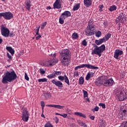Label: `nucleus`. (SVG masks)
<instances>
[{"label": "nucleus", "instance_id": "obj_38", "mask_svg": "<svg viewBox=\"0 0 127 127\" xmlns=\"http://www.w3.org/2000/svg\"><path fill=\"white\" fill-rule=\"evenodd\" d=\"M96 33V37H101V35H102V32L100 31H98L96 32H95Z\"/></svg>", "mask_w": 127, "mask_h": 127}, {"label": "nucleus", "instance_id": "obj_7", "mask_svg": "<svg viewBox=\"0 0 127 127\" xmlns=\"http://www.w3.org/2000/svg\"><path fill=\"white\" fill-rule=\"evenodd\" d=\"M116 96L119 101H125L127 99V94L124 90L120 91L119 93H116Z\"/></svg>", "mask_w": 127, "mask_h": 127}, {"label": "nucleus", "instance_id": "obj_17", "mask_svg": "<svg viewBox=\"0 0 127 127\" xmlns=\"http://www.w3.org/2000/svg\"><path fill=\"white\" fill-rule=\"evenodd\" d=\"M95 42L96 45H101V44L104 43V42H106V40L105 39V38H103L99 40H96Z\"/></svg>", "mask_w": 127, "mask_h": 127}, {"label": "nucleus", "instance_id": "obj_37", "mask_svg": "<svg viewBox=\"0 0 127 127\" xmlns=\"http://www.w3.org/2000/svg\"><path fill=\"white\" fill-rule=\"evenodd\" d=\"M65 75H66V74H64V76L62 75H60V76H58L59 80H60V81H64V80L65 79Z\"/></svg>", "mask_w": 127, "mask_h": 127}, {"label": "nucleus", "instance_id": "obj_14", "mask_svg": "<svg viewBox=\"0 0 127 127\" xmlns=\"http://www.w3.org/2000/svg\"><path fill=\"white\" fill-rule=\"evenodd\" d=\"M52 83L58 87L59 89H62L63 88V83L59 80L56 81L55 79H53L52 81Z\"/></svg>", "mask_w": 127, "mask_h": 127}, {"label": "nucleus", "instance_id": "obj_4", "mask_svg": "<svg viewBox=\"0 0 127 127\" xmlns=\"http://www.w3.org/2000/svg\"><path fill=\"white\" fill-rule=\"evenodd\" d=\"M92 45L95 48L92 51L91 54L94 55V54H96V55H98L99 57L102 56V53L106 50V46L105 45H102L100 47H98L95 44H92Z\"/></svg>", "mask_w": 127, "mask_h": 127}, {"label": "nucleus", "instance_id": "obj_53", "mask_svg": "<svg viewBox=\"0 0 127 127\" xmlns=\"http://www.w3.org/2000/svg\"><path fill=\"white\" fill-rule=\"evenodd\" d=\"M9 36H10V37H13V36H14V34H13V32H11L10 33H9Z\"/></svg>", "mask_w": 127, "mask_h": 127}, {"label": "nucleus", "instance_id": "obj_11", "mask_svg": "<svg viewBox=\"0 0 127 127\" xmlns=\"http://www.w3.org/2000/svg\"><path fill=\"white\" fill-rule=\"evenodd\" d=\"M119 116L121 120H123L124 117L127 118V104H126L124 107V109L119 113Z\"/></svg>", "mask_w": 127, "mask_h": 127}, {"label": "nucleus", "instance_id": "obj_63", "mask_svg": "<svg viewBox=\"0 0 127 127\" xmlns=\"http://www.w3.org/2000/svg\"><path fill=\"white\" fill-rule=\"evenodd\" d=\"M2 43V39H0V44H1Z\"/></svg>", "mask_w": 127, "mask_h": 127}, {"label": "nucleus", "instance_id": "obj_35", "mask_svg": "<svg viewBox=\"0 0 127 127\" xmlns=\"http://www.w3.org/2000/svg\"><path fill=\"white\" fill-rule=\"evenodd\" d=\"M61 74H62V72L61 71H54V74L55 75V77H56V75L57 76H60Z\"/></svg>", "mask_w": 127, "mask_h": 127}, {"label": "nucleus", "instance_id": "obj_43", "mask_svg": "<svg viewBox=\"0 0 127 127\" xmlns=\"http://www.w3.org/2000/svg\"><path fill=\"white\" fill-rule=\"evenodd\" d=\"M120 127H127V122H123L120 126Z\"/></svg>", "mask_w": 127, "mask_h": 127}, {"label": "nucleus", "instance_id": "obj_62", "mask_svg": "<svg viewBox=\"0 0 127 127\" xmlns=\"http://www.w3.org/2000/svg\"><path fill=\"white\" fill-rule=\"evenodd\" d=\"M41 117H42V118H44V119H45V116H44V115H43V112L42 111V115H41Z\"/></svg>", "mask_w": 127, "mask_h": 127}, {"label": "nucleus", "instance_id": "obj_34", "mask_svg": "<svg viewBox=\"0 0 127 127\" xmlns=\"http://www.w3.org/2000/svg\"><path fill=\"white\" fill-rule=\"evenodd\" d=\"M117 10V6L116 5L112 6L109 8L110 11H114V10Z\"/></svg>", "mask_w": 127, "mask_h": 127}, {"label": "nucleus", "instance_id": "obj_21", "mask_svg": "<svg viewBox=\"0 0 127 127\" xmlns=\"http://www.w3.org/2000/svg\"><path fill=\"white\" fill-rule=\"evenodd\" d=\"M25 3L27 9H28V10H30V6H31V2L30 1V0H26Z\"/></svg>", "mask_w": 127, "mask_h": 127}, {"label": "nucleus", "instance_id": "obj_47", "mask_svg": "<svg viewBox=\"0 0 127 127\" xmlns=\"http://www.w3.org/2000/svg\"><path fill=\"white\" fill-rule=\"evenodd\" d=\"M25 79L27 81H29V77H28V75H27V73H26V72L25 73Z\"/></svg>", "mask_w": 127, "mask_h": 127}, {"label": "nucleus", "instance_id": "obj_5", "mask_svg": "<svg viewBox=\"0 0 127 127\" xmlns=\"http://www.w3.org/2000/svg\"><path fill=\"white\" fill-rule=\"evenodd\" d=\"M84 67L86 68H88V69H92L93 70H96L97 69H99V67L98 66H95L90 64H83L75 67L74 70L77 71V69H81V68H84Z\"/></svg>", "mask_w": 127, "mask_h": 127}, {"label": "nucleus", "instance_id": "obj_31", "mask_svg": "<svg viewBox=\"0 0 127 127\" xmlns=\"http://www.w3.org/2000/svg\"><path fill=\"white\" fill-rule=\"evenodd\" d=\"M64 82L66 83L68 86H70V82L69 81V78H68V77H67V75H65L64 77Z\"/></svg>", "mask_w": 127, "mask_h": 127}, {"label": "nucleus", "instance_id": "obj_44", "mask_svg": "<svg viewBox=\"0 0 127 127\" xmlns=\"http://www.w3.org/2000/svg\"><path fill=\"white\" fill-rule=\"evenodd\" d=\"M92 24H93V20H90L88 22V26L94 27V26L92 25Z\"/></svg>", "mask_w": 127, "mask_h": 127}, {"label": "nucleus", "instance_id": "obj_29", "mask_svg": "<svg viewBox=\"0 0 127 127\" xmlns=\"http://www.w3.org/2000/svg\"><path fill=\"white\" fill-rule=\"evenodd\" d=\"M80 8V4L79 3H77L76 4L73 8V10H78Z\"/></svg>", "mask_w": 127, "mask_h": 127}, {"label": "nucleus", "instance_id": "obj_46", "mask_svg": "<svg viewBox=\"0 0 127 127\" xmlns=\"http://www.w3.org/2000/svg\"><path fill=\"white\" fill-rule=\"evenodd\" d=\"M99 106L102 107V109H106V105L104 103H100Z\"/></svg>", "mask_w": 127, "mask_h": 127}, {"label": "nucleus", "instance_id": "obj_42", "mask_svg": "<svg viewBox=\"0 0 127 127\" xmlns=\"http://www.w3.org/2000/svg\"><path fill=\"white\" fill-rule=\"evenodd\" d=\"M45 127H53V125L50 124V122H48L45 125Z\"/></svg>", "mask_w": 127, "mask_h": 127}, {"label": "nucleus", "instance_id": "obj_56", "mask_svg": "<svg viewBox=\"0 0 127 127\" xmlns=\"http://www.w3.org/2000/svg\"><path fill=\"white\" fill-rule=\"evenodd\" d=\"M93 110H94L95 112H98L99 111V107H95Z\"/></svg>", "mask_w": 127, "mask_h": 127}, {"label": "nucleus", "instance_id": "obj_45", "mask_svg": "<svg viewBox=\"0 0 127 127\" xmlns=\"http://www.w3.org/2000/svg\"><path fill=\"white\" fill-rule=\"evenodd\" d=\"M87 41H86V40H84L82 42V45H83V46H87Z\"/></svg>", "mask_w": 127, "mask_h": 127}, {"label": "nucleus", "instance_id": "obj_10", "mask_svg": "<svg viewBox=\"0 0 127 127\" xmlns=\"http://www.w3.org/2000/svg\"><path fill=\"white\" fill-rule=\"evenodd\" d=\"M1 33L2 36L8 37L9 36V30L3 25L1 26Z\"/></svg>", "mask_w": 127, "mask_h": 127}, {"label": "nucleus", "instance_id": "obj_24", "mask_svg": "<svg viewBox=\"0 0 127 127\" xmlns=\"http://www.w3.org/2000/svg\"><path fill=\"white\" fill-rule=\"evenodd\" d=\"M84 3L87 7H89L92 4V0H84Z\"/></svg>", "mask_w": 127, "mask_h": 127}, {"label": "nucleus", "instance_id": "obj_32", "mask_svg": "<svg viewBox=\"0 0 127 127\" xmlns=\"http://www.w3.org/2000/svg\"><path fill=\"white\" fill-rule=\"evenodd\" d=\"M84 82H85V80H84V78L83 77H80L79 79V84L80 85H83L84 84Z\"/></svg>", "mask_w": 127, "mask_h": 127}, {"label": "nucleus", "instance_id": "obj_19", "mask_svg": "<svg viewBox=\"0 0 127 127\" xmlns=\"http://www.w3.org/2000/svg\"><path fill=\"white\" fill-rule=\"evenodd\" d=\"M94 75H95V72H88L86 75V80H87V81H89L91 78H93V77H94Z\"/></svg>", "mask_w": 127, "mask_h": 127}, {"label": "nucleus", "instance_id": "obj_6", "mask_svg": "<svg viewBox=\"0 0 127 127\" xmlns=\"http://www.w3.org/2000/svg\"><path fill=\"white\" fill-rule=\"evenodd\" d=\"M2 17L4 19H6V20H9L13 18V14L10 12L0 13V19H1V17Z\"/></svg>", "mask_w": 127, "mask_h": 127}, {"label": "nucleus", "instance_id": "obj_23", "mask_svg": "<svg viewBox=\"0 0 127 127\" xmlns=\"http://www.w3.org/2000/svg\"><path fill=\"white\" fill-rule=\"evenodd\" d=\"M6 49L10 53V54H11L12 56H13L14 54V51L11 47H6Z\"/></svg>", "mask_w": 127, "mask_h": 127}, {"label": "nucleus", "instance_id": "obj_25", "mask_svg": "<svg viewBox=\"0 0 127 127\" xmlns=\"http://www.w3.org/2000/svg\"><path fill=\"white\" fill-rule=\"evenodd\" d=\"M116 22L117 24H119L120 23H124V18H121V17H118L116 19Z\"/></svg>", "mask_w": 127, "mask_h": 127}, {"label": "nucleus", "instance_id": "obj_28", "mask_svg": "<svg viewBox=\"0 0 127 127\" xmlns=\"http://www.w3.org/2000/svg\"><path fill=\"white\" fill-rule=\"evenodd\" d=\"M44 97L45 100H47L48 99H50L51 98V93L50 92H47L44 94Z\"/></svg>", "mask_w": 127, "mask_h": 127}, {"label": "nucleus", "instance_id": "obj_13", "mask_svg": "<svg viewBox=\"0 0 127 127\" xmlns=\"http://www.w3.org/2000/svg\"><path fill=\"white\" fill-rule=\"evenodd\" d=\"M124 54V52L121 50H116L114 57L115 58V59H118V60H120L121 59V57H119V56H121V55H123Z\"/></svg>", "mask_w": 127, "mask_h": 127}, {"label": "nucleus", "instance_id": "obj_1", "mask_svg": "<svg viewBox=\"0 0 127 127\" xmlns=\"http://www.w3.org/2000/svg\"><path fill=\"white\" fill-rule=\"evenodd\" d=\"M61 56V61L63 66H68L69 59H70V51L68 49H64L59 52Z\"/></svg>", "mask_w": 127, "mask_h": 127}, {"label": "nucleus", "instance_id": "obj_60", "mask_svg": "<svg viewBox=\"0 0 127 127\" xmlns=\"http://www.w3.org/2000/svg\"><path fill=\"white\" fill-rule=\"evenodd\" d=\"M90 119H91V120H92V121H94L95 120V116H90Z\"/></svg>", "mask_w": 127, "mask_h": 127}, {"label": "nucleus", "instance_id": "obj_15", "mask_svg": "<svg viewBox=\"0 0 127 127\" xmlns=\"http://www.w3.org/2000/svg\"><path fill=\"white\" fill-rule=\"evenodd\" d=\"M61 0H56L53 5V8L55 9V8H57L58 9H60L61 8V3H60Z\"/></svg>", "mask_w": 127, "mask_h": 127}, {"label": "nucleus", "instance_id": "obj_9", "mask_svg": "<svg viewBox=\"0 0 127 127\" xmlns=\"http://www.w3.org/2000/svg\"><path fill=\"white\" fill-rule=\"evenodd\" d=\"M22 120L23 122H28V120H29V112L26 108L23 110Z\"/></svg>", "mask_w": 127, "mask_h": 127}, {"label": "nucleus", "instance_id": "obj_48", "mask_svg": "<svg viewBox=\"0 0 127 127\" xmlns=\"http://www.w3.org/2000/svg\"><path fill=\"white\" fill-rule=\"evenodd\" d=\"M40 72L42 74H45V70H44L42 68L40 69Z\"/></svg>", "mask_w": 127, "mask_h": 127}, {"label": "nucleus", "instance_id": "obj_33", "mask_svg": "<svg viewBox=\"0 0 127 127\" xmlns=\"http://www.w3.org/2000/svg\"><path fill=\"white\" fill-rule=\"evenodd\" d=\"M79 37L78 34L77 33H73L72 35V39H77Z\"/></svg>", "mask_w": 127, "mask_h": 127}, {"label": "nucleus", "instance_id": "obj_59", "mask_svg": "<svg viewBox=\"0 0 127 127\" xmlns=\"http://www.w3.org/2000/svg\"><path fill=\"white\" fill-rule=\"evenodd\" d=\"M61 117H63V118H67V114H64L61 115Z\"/></svg>", "mask_w": 127, "mask_h": 127}, {"label": "nucleus", "instance_id": "obj_26", "mask_svg": "<svg viewBox=\"0 0 127 127\" xmlns=\"http://www.w3.org/2000/svg\"><path fill=\"white\" fill-rule=\"evenodd\" d=\"M99 123L102 127H105V126H106V122L104 121L103 119H101L99 120Z\"/></svg>", "mask_w": 127, "mask_h": 127}, {"label": "nucleus", "instance_id": "obj_20", "mask_svg": "<svg viewBox=\"0 0 127 127\" xmlns=\"http://www.w3.org/2000/svg\"><path fill=\"white\" fill-rule=\"evenodd\" d=\"M62 16H64L66 19V17H69L71 15V12L69 11H65L61 15Z\"/></svg>", "mask_w": 127, "mask_h": 127}, {"label": "nucleus", "instance_id": "obj_64", "mask_svg": "<svg viewBox=\"0 0 127 127\" xmlns=\"http://www.w3.org/2000/svg\"><path fill=\"white\" fill-rule=\"evenodd\" d=\"M47 9H51V6H49L47 7Z\"/></svg>", "mask_w": 127, "mask_h": 127}, {"label": "nucleus", "instance_id": "obj_61", "mask_svg": "<svg viewBox=\"0 0 127 127\" xmlns=\"http://www.w3.org/2000/svg\"><path fill=\"white\" fill-rule=\"evenodd\" d=\"M47 22H45L44 23L42 24V26L43 27H44L45 26H46V24H47Z\"/></svg>", "mask_w": 127, "mask_h": 127}, {"label": "nucleus", "instance_id": "obj_30", "mask_svg": "<svg viewBox=\"0 0 127 127\" xmlns=\"http://www.w3.org/2000/svg\"><path fill=\"white\" fill-rule=\"evenodd\" d=\"M111 36H112V34L110 33L107 34L103 38H104L105 40V41H107L108 39H110L111 38Z\"/></svg>", "mask_w": 127, "mask_h": 127}, {"label": "nucleus", "instance_id": "obj_12", "mask_svg": "<svg viewBox=\"0 0 127 127\" xmlns=\"http://www.w3.org/2000/svg\"><path fill=\"white\" fill-rule=\"evenodd\" d=\"M58 62V60L56 62H54V60H52L50 61H48L46 62L45 63L42 64L41 66H44L45 67H49V66H53L55 64H56Z\"/></svg>", "mask_w": 127, "mask_h": 127}, {"label": "nucleus", "instance_id": "obj_51", "mask_svg": "<svg viewBox=\"0 0 127 127\" xmlns=\"http://www.w3.org/2000/svg\"><path fill=\"white\" fill-rule=\"evenodd\" d=\"M54 120H56V124H58V122H59V119H58V118L57 117H56Z\"/></svg>", "mask_w": 127, "mask_h": 127}, {"label": "nucleus", "instance_id": "obj_2", "mask_svg": "<svg viewBox=\"0 0 127 127\" xmlns=\"http://www.w3.org/2000/svg\"><path fill=\"white\" fill-rule=\"evenodd\" d=\"M114 83V80L112 78L107 80V77L102 76L98 78L97 81L95 82V84L98 86H101V85H103L105 87H111L113 85Z\"/></svg>", "mask_w": 127, "mask_h": 127}, {"label": "nucleus", "instance_id": "obj_57", "mask_svg": "<svg viewBox=\"0 0 127 127\" xmlns=\"http://www.w3.org/2000/svg\"><path fill=\"white\" fill-rule=\"evenodd\" d=\"M118 25H119V26H118V27L117 28L118 30H122V27H121V23L118 24Z\"/></svg>", "mask_w": 127, "mask_h": 127}, {"label": "nucleus", "instance_id": "obj_41", "mask_svg": "<svg viewBox=\"0 0 127 127\" xmlns=\"http://www.w3.org/2000/svg\"><path fill=\"white\" fill-rule=\"evenodd\" d=\"M82 92L83 93L84 98H87L88 97V92L84 90H82Z\"/></svg>", "mask_w": 127, "mask_h": 127}, {"label": "nucleus", "instance_id": "obj_40", "mask_svg": "<svg viewBox=\"0 0 127 127\" xmlns=\"http://www.w3.org/2000/svg\"><path fill=\"white\" fill-rule=\"evenodd\" d=\"M47 77L49 78V79H52V78H55V74H50V75H48L47 76Z\"/></svg>", "mask_w": 127, "mask_h": 127}, {"label": "nucleus", "instance_id": "obj_39", "mask_svg": "<svg viewBox=\"0 0 127 127\" xmlns=\"http://www.w3.org/2000/svg\"><path fill=\"white\" fill-rule=\"evenodd\" d=\"M38 82L41 83V82H47V79L46 78H41L38 79Z\"/></svg>", "mask_w": 127, "mask_h": 127}, {"label": "nucleus", "instance_id": "obj_16", "mask_svg": "<svg viewBox=\"0 0 127 127\" xmlns=\"http://www.w3.org/2000/svg\"><path fill=\"white\" fill-rule=\"evenodd\" d=\"M46 107H50L51 108H55L56 109H59L60 110H62L64 109L65 106H62L59 105H46Z\"/></svg>", "mask_w": 127, "mask_h": 127}, {"label": "nucleus", "instance_id": "obj_49", "mask_svg": "<svg viewBox=\"0 0 127 127\" xmlns=\"http://www.w3.org/2000/svg\"><path fill=\"white\" fill-rule=\"evenodd\" d=\"M79 76V72L78 71H75L74 72V76L78 77Z\"/></svg>", "mask_w": 127, "mask_h": 127}, {"label": "nucleus", "instance_id": "obj_22", "mask_svg": "<svg viewBox=\"0 0 127 127\" xmlns=\"http://www.w3.org/2000/svg\"><path fill=\"white\" fill-rule=\"evenodd\" d=\"M74 115L75 116H77L78 117L84 118V119H87V117L86 116V115H85V114L80 112H75Z\"/></svg>", "mask_w": 127, "mask_h": 127}, {"label": "nucleus", "instance_id": "obj_18", "mask_svg": "<svg viewBox=\"0 0 127 127\" xmlns=\"http://www.w3.org/2000/svg\"><path fill=\"white\" fill-rule=\"evenodd\" d=\"M39 28H40V26H39V27L37 29H34V30L37 31V32H36L35 35V36H37L36 37V40H39V39H40V38H41V35H40V34H39Z\"/></svg>", "mask_w": 127, "mask_h": 127}, {"label": "nucleus", "instance_id": "obj_58", "mask_svg": "<svg viewBox=\"0 0 127 127\" xmlns=\"http://www.w3.org/2000/svg\"><path fill=\"white\" fill-rule=\"evenodd\" d=\"M99 8H100L101 10H103V8H104V5L103 4L99 5Z\"/></svg>", "mask_w": 127, "mask_h": 127}, {"label": "nucleus", "instance_id": "obj_52", "mask_svg": "<svg viewBox=\"0 0 127 127\" xmlns=\"http://www.w3.org/2000/svg\"><path fill=\"white\" fill-rule=\"evenodd\" d=\"M66 113H68V114H69V115H72V112H71V110H70V109H67Z\"/></svg>", "mask_w": 127, "mask_h": 127}, {"label": "nucleus", "instance_id": "obj_3", "mask_svg": "<svg viewBox=\"0 0 127 127\" xmlns=\"http://www.w3.org/2000/svg\"><path fill=\"white\" fill-rule=\"evenodd\" d=\"M16 78H17V75L14 70L7 71L3 77L2 82L3 84H7L8 82H10L14 81V80H16Z\"/></svg>", "mask_w": 127, "mask_h": 127}, {"label": "nucleus", "instance_id": "obj_8", "mask_svg": "<svg viewBox=\"0 0 127 127\" xmlns=\"http://www.w3.org/2000/svg\"><path fill=\"white\" fill-rule=\"evenodd\" d=\"M96 33L95 30V27H91V26H87L85 30V34L87 36H91V35H94Z\"/></svg>", "mask_w": 127, "mask_h": 127}, {"label": "nucleus", "instance_id": "obj_36", "mask_svg": "<svg viewBox=\"0 0 127 127\" xmlns=\"http://www.w3.org/2000/svg\"><path fill=\"white\" fill-rule=\"evenodd\" d=\"M42 109V112L43 113L44 112V107H45V103L44 101L41 102Z\"/></svg>", "mask_w": 127, "mask_h": 127}, {"label": "nucleus", "instance_id": "obj_27", "mask_svg": "<svg viewBox=\"0 0 127 127\" xmlns=\"http://www.w3.org/2000/svg\"><path fill=\"white\" fill-rule=\"evenodd\" d=\"M66 19L65 18V17L62 16L61 15L60 17V19H59V22L60 23V24H64V20Z\"/></svg>", "mask_w": 127, "mask_h": 127}, {"label": "nucleus", "instance_id": "obj_54", "mask_svg": "<svg viewBox=\"0 0 127 127\" xmlns=\"http://www.w3.org/2000/svg\"><path fill=\"white\" fill-rule=\"evenodd\" d=\"M118 17H121V18H124V13H121Z\"/></svg>", "mask_w": 127, "mask_h": 127}, {"label": "nucleus", "instance_id": "obj_55", "mask_svg": "<svg viewBox=\"0 0 127 127\" xmlns=\"http://www.w3.org/2000/svg\"><path fill=\"white\" fill-rule=\"evenodd\" d=\"M7 57L9 58V59H12V58L10 56V55H9V53H7Z\"/></svg>", "mask_w": 127, "mask_h": 127}, {"label": "nucleus", "instance_id": "obj_50", "mask_svg": "<svg viewBox=\"0 0 127 127\" xmlns=\"http://www.w3.org/2000/svg\"><path fill=\"white\" fill-rule=\"evenodd\" d=\"M80 125L81 127H87V125H86V124H85L83 122H81Z\"/></svg>", "mask_w": 127, "mask_h": 127}]
</instances>
